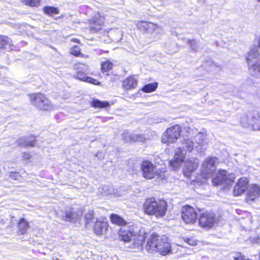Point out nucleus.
Segmentation results:
<instances>
[{"label": "nucleus", "instance_id": "obj_42", "mask_svg": "<svg viewBox=\"0 0 260 260\" xmlns=\"http://www.w3.org/2000/svg\"><path fill=\"white\" fill-rule=\"evenodd\" d=\"M93 218V212L92 211H89L85 216V218L87 222H90Z\"/></svg>", "mask_w": 260, "mask_h": 260}, {"label": "nucleus", "instance_id": "obj_36", "mask_svg": "<svg viewBox=\"0 0 260 260\" xmlns=\"http://www.w3.org/2000/svg\"><path fill=\"white\" fill-rule=\"evenodd\" d=\"M70 53L76 56H78L81 54L80 49L78 46H74L70 50Z\"/></svg>", "mask_w": 260, "mask_h": 260}, {"label": "nucleus", "instance_id": "obj_44", "mask_svg": "<svg viewBox=\"0 0 260 260\" xmlns=\"http://www.w3.org/2000/svg\"><path fill=\"white\" fill-rule=\"evenodd\" d=\"M18 145L26 146V138H21L17 141Z\"/></svg>", "mask_w": 260, "mask_h": 260}, {"label": "nucleus", "instance_id": "obj_45", "mask_svg": "<svg viewBox=\"0 0 260 260\" xmlns=\"http://www.w3.org/2000/svg\"><path fill=\"white\" fill-rule=\"evenodd\" d=\"M138 134H132L131 141L130 143L138 142Z\"/></svg>", "mask_w": 260, "mask_h": 260}, {"label": "nucleus", "instance_id": "obj_33", "mask_svg": "<svg viewBox=\"0 0 260 260\" xmlns=\"http://www.w3.org/2000/svg\"><path fill=\"white\" fill-rule=\"evenodd\" d=\"M21 1L31 7H37L40 4V0H21Z\"/></svg>", "mask_w": 260, "mask_h": 260}, {"label": "nucleus", "instance_id": "obj_3", "mask_svg": "<svg viewBox=\"0 0 260 260\" xmlns=\"http://www.w3.org/2000/svg\"><path fill=\"white\" fill-rule=\"evenodd\" d=\"M29 99L31 104L40 110L50 111L56 109V106L44 94H31L29 95Z\"/></svg>", "mask_w": 260, "mask_h": 260}, {"label": "nucleus", "instance_id": "obj_14", "mask_svg": "<svg viewBox=\"0 0 260 260\" xmlns=\"http://www.w3.org/2000/svg\"><path fill=\"white\" fill-rule=\"evenodd\" d=\"M199 164V161L197 158L191 157L188 159L184 164V175L186 176H189L193 171L198 168Z\"/></svg>", "mask_w": 260, "mask_h": 260}, {"label": "nucleus", "instance_id": "obj_29", "mask_svg": "<svg viewBox=\"0 0 260 260\" xmlns=\"http://www.w3.org/2000/svg\"><path fill=\"white\" fill-rule=\"evenodd\" d=\"M44 12L50 15H53L54 14H58L59 10L57 8L54 7L48 6L44 8Z\"/></svg>", "mask_w": 260, "mask_h": 260}, {"label": "nucleus", "instance_id": "obj_27", "mask_svg": "<svg viewBox=\"0 0 260 260\" xmlns=\"http://www.w3.org/2000/svg\"><path fill=\"white\" fill-rule=\"evenodd\" d=\"M157 83L153 82L145 85L142 89V91L144 92H151L156 90L157 87Z\"/></svg>", "mask_w": 260, "mask_h": 260}, {"label": "nucleus", "instance_id": "obj_12", "mask_svg": "<svg viewBox=\"0 0 260 260\" xmlns=\"http://www.w3.org/2000/svg\"><path fill=\"white\" fill-rule=\"evenodd\" d=\"M155 251L163 255H166L171 252V244L168 242L167 237L164 236L159 239Z\"/></svg>", "mask_w": 260, "mask_h": 260}, {"label": "nucleus", "instance_id": "obj_37", "mask_svg": "<svg viewBox=\"0 0 260 260\" xmlns=\"http://www.w3.org/2000/svg\"><path fill=\"white\" fill-rule=\"evenodd\" d=\"M148 25L147 31L149 32H151L159 28V26L152 23L149 22Z\"/></svg>", "mask_w": 260, "mask_h": 260}, {"label": "nucleus", "instance_id": "obj_1", "mask_svg": "<svg viewBox=\"0 0 260 260\" xmlns=\"http://www.w3.org/2000/svg\"><path fill=\"white\" fill-rule=\"evenodd\" d=\"M118 234L119 239L129 243L127 247L131 248L139 249L145 240L144 236L137 235V230L133 224L121 227Z\"/></svg>", "mask_w": 260, "mask_h": 260}, {"label": "nucleus", "instance_id": "obj_16", "mask_svg": "<svg viewBox=\"0 0 260 260\" xmlns=\"http://www.w3.org/2000/svg\"><path fill=\"white\" fill-rule=\"evenodd\" d=\"M259 57L260 54L257 48L251 49L246 58L248 65H250L251 63L252 64L260 62Z\"/></svg>", "mask_w": 260, "mask_h": 260}, {"label": "nucleus", "instance_id": "obj_34", "mask_svg": "<svg viewBox=\"0 0 260 260\" xmlns=\"http://www.w3.org/2000/svg\"><path fill=\"white\" fill-rule=\"evenodd\" d=\"M149 22L146 21H140L137 23V27L141 30L146 31L148 30Z\"/></svg>", "mask_w": 260, "mask_h": 260}, {"label": "nucleus", "instance_id": "obj_39", "mask_svg": "<svg viewBox=\"0 0 260 260\" xmlns=\"http://www.w3.org/2000/svg\"><path fill=\"white\" fill-rule=\"evenodd\" d=\"M35 138L34 137L26 138V146H33L35 145Z\"/></svg>", "mask_w": 260, "mask_h": 260}, {"label": "nucleus", "instance_id": "obj_18", "mask_svg": "<svg viewBox=\"0 0 260 260\" xmlns=\"http://www.w3.org/2000/svg\"><path fill=\"white\" fill-rule=\"evenodd\" d=\"M184 158L183 152H180L179 154H178L177 152H176L174 159L170 161L171 166L174 170H177L184 161Z\"/></svg>", "mask_w": 260, "mask_h": 260}, {"label": "nucleus", "instance_id": "obj_5", "mask_svg": "<svg viewBox=\"0 0 260 260\" xmlns=\"http://www.w3.org/2000/svg\"><path fill=\"white\" fill-rule=\"evenodd\" d=\"M217 159L215 157H208L202 163L201 173L204 178L213 177L216 172Z\"/></svg>", "mask_w": 260, "mask_h": 260}, {"label": "nucleus", "instance_id": "obj_9", "mask_svg": "<svg viewBox=\"0 0 260 260\" xmlns=\"http://www.w3.org/2000/svg\"><path fill=\"white\" fill-rule=\"evenodd\" d=\"M181 217L186 223L193 224L197 219V213L192 207L186 205L182 207Z\"/></svg>", "mask_w": 260, "mask_h": 260}, {"label": "nucleus", "instance_id": "obj_40", "mask_svg": "<svg viewBox=\"0 0 260 260\" xmlns=\"http://www.w3.org/2000/svg\"><path fill=\"white\" fill-rule=\"evenodd\" d=\"M187 43L190 45V46L191 48L193 50H194L195 51H197V48H198L197 43V42L195 40H187Z\"/></svg>", "mask_w": 260, "mask_h": 260}, {"label": "nucleus", "instance_id": "obj_13", "mask_svg": "<svg viewBox=\"0 0 260 260\" xmlns=\"http://www.w3.org/2000/svg\"><path fill=\"white\" fill-rule=\"evenodd\" d=\"M206 135L203 133L200 132L198 133L194 137V141L196 142L195 148L198 152H203L206 149L207 142L205 140Z\"/></svg>", "mask_w": 260, "mask_h": 260}, {"label": "nucleus", "instance_id": "obj_43", "mask_svg": "<svg viewBox=\"0 0 260 260\" xmlns=\"http://www.w3.org/2000/svg\"><path fill=\"white\" fill-rule=\"evenodd\" d=\"M20 175L17 172H11L10 174V177L12 180H17L19 179Z\"/></svg>", "mask_w": 260, "mask_h": 260}, {"label": "nucleus", "instance_id": "obj_24", "mask_svg": "<svg viewBox=\"0 0 260 260\" xmlns=\"http://www.w3.org/2000/svg\"><path fill=\"white\" fill-rule=\"evenodd\" d=\"M76 78L81 81H85L93 84H99V81L91 77H87L86 74L82 72H78L77 73Z\"/></svg>", "mask_w": 260, "mask_h": 260}, {"label": "nucleus", "instance_id": "obj_48", "mask_svg": "<svg viewBox=\"0 0 260 260\" xmlns=\"http://www.w3.org/2000/svg\"><path fill=\"white\" fill-rule=\"evenodd\" d=\"M31 155L29 153H24L23 154V158L25 159H28L30 158Z\"/></svg>", "mask_w": 260, "mask_h": 260}, {"label": "nucleus", "instance_id": "obj_4", "mask_svg": "<svg viewBox=\"0 0 260 260\" xmlns=\"http://www.w3.org/2000/svg\"><path fill=\"white\" fill-rule=\"evenodd\" d=\"M241 124L254 131H260V112L253 111L241 118Z\"/></svg>", "mask_w": 260, "mask_h": 260}, {"label": "nucleus", "instance_id": "obj_8", "mask_svg": "<svg viewBox=\"0 0 260 260\" xmlns=\"http://www.w3.org/2000/svg\"><path fill=\"white\" fill-rule=\"evenodd\" d=\"M212 179L213 184L215 186L225 184H229L234 181L233 174H229L226 171L222 170L215 173Z\"/></svg>", "mask_w": 260, "mask_h": 260}, {"label": "nucleus", "instance_id": "obj_7", "mask_svg": "<svg viewBox=\"0 0 260 260\" xmlns=\"http://www.w3.org/2000/svg\"><path fill=\"white\" fill-rule=\"evenodd\" d=\"M181 132V127L177 124L168 128L162 136V142L163 143L175 142L180 137Z\"/></svg>", "mask_w": 260, "mask_h": 260}, {"label": "nucleus", "instance_id": "obj_50", "mask_svg": "<svg viewBox=\"0 0 260 260\" xmlns=\"http://www.w3.org/2000/svg\"><path fill=\"white\" fill-rule=\"evenodd\" d=\"M91 23H93V24H95L96 23V20H92Z\"/></svg>", "mask_w": 260, "mask_h": 260}, {"label": "nucleus", "instance_id": "obj_6", "mask_svg": "<svg viewBox=\"0 0 260 260\" xmlns=\"http://www.w3.org/2000/svg\"><path fill=\"white\" fill-rule=\"evenodd\" d=\"M143 177L147 179L154 178L156 176L164 178V175L159 172L156 167L148 160L143 161L141 166Z\"/></svg>", "mask_w": 260, "mask_h": 260}, {"label": "nucleus", "instance_id": "obj_23", "mask_svg": "<svg viewBox=\"0 0 260 260\" xmlns=\"http://www.w3.org/2000/svg\"><path fill=\"white\" fill-rule=\"evenodd\" d=\"M249 72L251 75L256 78H260V62L248 65Z\"/></svg>", "mask_w": 260, "mask_h": 260}, {"label": "nucleus", "instance_id": "obj_22", "mask_svg": "<svg viewBox=\"0 0 260 260\" xmlns=\"http://www.w3.org/2000/svg\"><path fill=\"white\" fill-rule=\"evenodd\" d=\"M108 227V224L104 221H96L94 226V231L98 235H102Z\"/></svg>", "mask_w": 260, "mask_h": 260}, {"label": "nucleus", "instance_id": "obj_11", "mask_svg": "<svg viewBox=\"0 0 260 260\" xmlns=\"http://www.w3.org/2000/svg\"><path fill=\"white\" fill-rule=\"evenodd\" d=\"M123 192L115 190L112 186L103 185L99 188L98 194L102 197L113 195L115 198H119L123 195Z\"/></svg>", "mask_w": 260, "mask_h": 260}, {"label": "nucleus", "instance_id": "obj_25", "mask_svg": "<svg viewBox=\"0 0 260 260\" xmlns=\"http://www.w3.org/2000/svg\"><path fill=\"white\" fill-rule=\"evenodd\" d=\"M110 219L113 223L122 226V227L126 226L127 224L126 221L117 214H111L110 216Z\"/></svg>", "mask_w": 260, "mask_h": 260}, {"label": "nucleus", "instance_id": "obj_52", "mask_svg": "<svg viewBox=\"0 0 260 260\" xmlns=\"http://www.w3.org/2000/svg\"><path fill=\"white\" fill-rule=\"evenodd\" d=\"M257 1H258V2H260V0H257Z\"/></svg>", "mask_w": 260, "mask_h": 260}, {"label": "nucleus", "instance_id": "obj_35", "mask_svg": "<svg viewBox=\"0 0 260 260\" xmlns=\"http://www.w3.org/2000/svg\"><path fill=\"white\" fill-rule=\"evenodd\" d=\"M246 190L244 188L239 186V185L236 184L234 189V194L235 196H240Z\"/></svg>", "mask_w": 260, "mask_h": 260}, {"label": "nucleus", "instance_id": "obj_19", "mask_svg": "<svg viewBox=\"0 0 260 260\" xmlns=\"http://www.w3.org/2000/svg\"><path fill=\"white\" fill-rule=\"evenodd\" d=\"M138 85V79L133 76L126 78L122 83V87L126 90L135 88Z\"/></svg>", "mask_w": 260, "mask_h": 260}, {"label": "nucleus", "instance_id": "obj_51", "mask_svg": "<svg viewBox=\"0 0 260 260\" xmlns=\"http://www.w3.org/2000/svg\"><path fill=\"white\" fill-rule=\"evenodd\" d=\"M74 42H78V40L77 39H74L72 40Z\"/></svg>", "mask_w": 260, "mask_h": 260}, {"label": "nucleus", "instance_id": "obj_26", "mask_svg": "<svg viewBox=\"0 0 260 260\" xmlns=\"http://www.w3.org/2000/svg\"><path fill=\"white\" fill-rule=\"evenodd\" d=\"M29 228L28 222L23 218L20 219L18 223L19 231L21 234H24Z\"/></svg>", "mask_w": 260, "mask_h": 260}, {"label": "nucleus", "instance_id": "obj_2", "mask_svg": "<svg viewBox=\"0 0 260 260\" xmlns=\"http://www.w3.org/2000/svg\"><path fill=\"white\" fill-rule=\"evenodd\" d=\"M144 213L148 215H154L156 217H164L167 210V203L164 200H156L155 198L147 199L144 204Z\"/></svg>", "mask_w": 260, "mask_h": 260}, {"label": "nucleus", "instance_id": "obj_17", "mask_svg": "<svg viewBox=\"0 0 260 260\" xmlns=\"http://www.w3.org/2000/svg\"><path fill=\"white\" fill-rule=\"evenodd\" d=\"M158 236L155 234H152L148 238L146 245V249L148 251H155L157 248V244L159 243Z\"/></svg>", "mask_w": 260, "mask_h": 260}, {"label": "nucleus", "instance_id": "obj_15", "mask_svg": "<svg viewBox=\"0 0 260 260\" xmlns=\"http://www.w3.org/2000/svg\"><path fill=\"white\" fill-rule=\"evenodd\" d=\"M260 195V186L257 184L250 185L247 193V200L254 201Z\"/></svg>", "mask_w": 260, "mask_h": 260}, {"label": "nucleus", "instance_id": "obj_10", "mask_svg": "<svg viewBox=\"0 0 260 260\" xmlns=\"http://www.w3.org/2000/svg\"><path fill=\"white\" fill-rule=\"evenodd\" d=\"M216 221L214 214L210 212L202 213L199 218V223L202 227L211 228Z\"/></svg>", "mask_w": 260, "mask_h": 260}, {"label": "nucleus", "instance_id": "obj_46", "mask_svg": "<svg viewBox=\"0 0 260 260\" xmlns=\"http://www.w3.org/2000/svg\"><path fill=\"white\" fill-rule=\"evenodd\" d=\"M101 25L98 24V25H96L95 26H91L90 29L92 32H94V31H98V30L101 29Z\"/></svg>", "mask_w": 260, "mask_h": 260}, {"label": "nucleus", "instance_id": "obj_31", "mask_svg": "<svg viewBox=\"0 0 260 260\" xmlns=\"http://www.w3.org/2000/svg\"><path fill=\"white\" fill-rule=\"evenodd\" d=\"M11 42V40L9 38L0 36V49L5 48V46L10 44Z\"/></svg>", "mask_w": 260, "mask_h": 260}, {"label": "nucleus", "instance_id": "obj_41", "mask_svg": "<svg viewBox=\"0 0 260 260\" xmlns=\"http://www.w3.org/2000/svg\"><path fill=\"white\" fill-rule=\"evenodd\" d=\"M184 241L190 245H196L197 244V241L193 237L189 238H186Z\"/></svg>", "mask_w": 260, "mask_h": 260}, {"label": "nucleus", "instance_id": "obj_49", "mask_svg": "<svg viewBox=\"0 0 260 260\" xmlns=\"http://www.w3.org/2000/svg\"><path fill=\"white\" fill-rule=\"evenodd\" d=\"M257 43L258 47L260 48V36L257 38Z\"/></svg>", "mask_w": 260, "mask_h": 260}, {"label": "nucleus", "instance_id": "obj_32", "mask_svg": "<svg viewBox=\"0 0 260 260\" xmlns=\"http://www.w3.org/2000/svg\"><path fill=\"white\" fill-rule=\"evenodd\" d=\"M249 183V180L246 177L241 178L238 182L236 184L237 185H239V186H241L242 188L244 187V189L246 190L248 187V184Z\"/></svg>", "mask_w": 260, "mask_h": 260}, {"label": "nucleus", "instance_id": "obj_47", "mask_svg": "<svg viewBox=\"0 0 260 260\" xmlns=\"http://www.w3.org/2000/svg\"><path fill=\"white\" fill-rule=\"evenodd\" d=\"M145 140V138L142 135H138V142H143Z\"/></svg>", "mask_w": 260, "mask_h": 260}, {"label": "nucleus", "instance_id": "obj_38", "mask_svg": "<svg viewBox=\"0 0 260 260\" xmlns=\"http://www.w3.org/2000/svg\"><path fill=\"white\" fill-rule=\"evenodd\" d=\"M132 134L129 133L128 132H125L122 134V138L126 142H131Z\"/></svg>", "mask_w": 260, "mask_h": 260}, {"label": "nucleus", "instance_id": "obj_21", "mask_svg": "<svg viewBox=\"0 0 260 260\" xmlns=\"http://www.w3.org/2000/svg\"><path fill=\"white\" fill-rule=\"evenodd\" d=\"M80 212H77L72 209L66 210L65 216L63 217V219L66 221L70 222L75 221L79 218L80 215Z\"/></svg>", "mask_w": 260, "mask_h": 260}, {"label": "nucleus", "instance_id": "obj_28", "mask_svg": "<svg viewBox=\"0 0 260 260\" xmlns=\"http://www.w3.org/2000/svg\"><path fill=\"white\" fill-rule=\"evenodd\" d=\"M91 106L95 108H102L109 106L107 102H102L98 100H94L91 103Z\"/></svg>", "mask_w": 260, "mask_h": 260}, {"label": "nucleus", "instance_id": "obj_30", "mask_svg": "<svg viewBox=\"0 0 260 260\" xmlns=\"http://www.w3.org/2000/svg\"><path fill=\"white\" fill-rule=\"evenodd\" d=\"M113 63L110 61L103 62L101 63V68L103 72H106L112 68Z\"/></svg>", "mask_w": 260, "mask_h": 260}, {"label": "nucleus", "instance_id": "obj_20", "mask_svg": "<svg viewBox=\"0 0 260 260\" xmlns=\"http://www.w3.org/2000/svg\"><path fill=\"white\" fill-rule=\"evenodd\" d=\"M195 146L196 145L191 138H184L182 141L181 146V149H183V150L180 152H183V151H185L186 152H191L194 148H195Z\"/></svg>", "mask_w": 260, "mask_h": 260}]
</instances>
